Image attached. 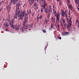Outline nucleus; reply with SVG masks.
Instances as JSON below:
<instances>
[{
    "mask_svg": "<svg viewBox=\"0 0 79 79\" xmlns=\"http://www.w3.org/2000/svg\"><path fill=\"white\" fill-rule=\"evenodd\" d=\"M75 1V2L76 3V4H77L78 1H79V0H74Z\"/></svg>",
    "mask_w": 79,
    "mask_h": 79,
    "instance_id": "obj_29",
    "label": "nucleus"
},
{
    "mask_svg": "<svg viewBox=\"0 0 79 79\" xmlns=\"http://www.w3.org/2000/svg\"><path fill=\"white\" fill-rule=\"evenodd\" d=\"M76 23H78V27H79V21H78V19H77Z\"/></svg>",
    "mask_w": 79,
    "mask_h": 79,
    "instance_id": "obj_24",
    "label": "nucleus"
},
{
    "mask_svg": "<svg viewBox=\"0 0 79 79\" xmlns=\"http://www.w3.org/2000/svg\"><path fill=\"white\" fill-rule=\"evenodd\" d=\"M59 39H61V37H59Z\"/></svg>",
    "mask_w": 79,
    "mask_h": 79,
    "instance_id": "obj_39",
    "label": "nucleus"
},
{
    "mask_svg": "<svg viewBox=\"0 0 79 79\" xmlns=\"http://www.w3.org/2000/svg\"><path fill=\"white\" fill-rule=\"evenodd\" d=\"M18 0H10V3H11V5L12 3L14 5H15V4H16Z\"/></svg>",
    "mask_w": 79,
    "mask_h": 79,
    "instance_id": "obj_6",
    "label": "nucleus"
},
{
    "mask_svg": "<svg viewBox=\"0 0 79 79\" xmlns=\"http://www.w3.org/2000/svg\"><path fill=\"white\" fill-rule=\"evenodd\" d=\"M66 13V10H65V11H64V12H63V10L61 11V15L62 16H64L65 15V16Z\"/></svg>",
    "mask_w": 79,
    "mask_h": 79,
    "instance_id": "obj_9",
    "label": "nucleus"
},
{
    "mask_svg": "<svg viewBox=\"0 0 79 79\" xmlns=\"http://www.w3.org/2000/svg\"><path fill=\"white\" fill-rule=\"evenodd\" d=\"M4 1H5L6 0H3Z\"/></svg>",
    "mask_w": 79,
    "mask_h": 79,
    "instance_id": "obj_48",
    "label": "nucleus"
},
{
    "mask_svg": "<svg viewBox=\"0 0 79 79\" xmlns=\"http://www.w3.org/2000/svg\"><path fill=\"white\" fill-rule=\"evenodd\" d=\"M11 2H9L8 5V6H7L6 8H7V10L8 11H9V12H10V8H11Z\"/></svg>",
    "mask_w": 79,
    "mask_h": 79,
    "instance_id": "obj_3",
    "label": "nucleus"
},
{
    "mask_svg": "<svg viewBox=\"0 0 79 79\" xmlns=\"http://www.w3.org/2000/svg\"><path fill=\"white\" fill-rule=\"evenodd\" d=\"M52 10H51V12H48V16H47V18L48 19H49L50 17V16L51 15V13H52Z\"/></svg>",
    "mask_w": 79,
    "mask_h": 79,
    "instance_id": "obj_10",
    "label": "nucleus"
},
{
    "mask_svg": "<svg viewBox=\"0 0 79 79\" xmlns=\"http://www.w3.org/2000/svg\"><path fill=\"white\" fill-rule=\"evenodd\" d=\"M67 4H68V5L69 6V3H70V0H67Z\"/></svg>",
    "mask_w": 79,
    "mask_h": 79,
    "instance_id": "obj_27",
    "label": "nucleus"
},
{
    "mask_svg": "<svg viewBox=\"0 0 79 79\" xmlns=\"http://www.w3.org/2000/svg\"><path fill=\"white\" fill-rule=\"evenodd\" d=\"M44 5L43 6V8L44 9V11H46V6H47V4L46 3V2H45V1H44Z\"/></svg>",
    "mask_w": 79,
    "mask_h": 79,
    "instance_id": "obj_7",
    "label": "nucleus"
},
{
    "mask_svg": "<svg viewBox=\"0 0 79 79\" xmlns=\"http://www.w3.org/2000/svg\"><path fill=\"white\" fill-rule=\"evenodd\" d=\"M67 27H68V26H67Z\"/></svg>",
    "mask_w": 79,
    "mask_h": 79,
    "instance_id": "obj_47",
    "label": "nucleus"
},
{
    "mask_svg": "<svg viewBox=\"0 0 79 79\" xmlns=\"http://www.w3.org/2000/svg\"><path fill=\"white\" fill-rule=\"evenodd\" d=\"M43 32H44V33H46V31L43 30Z\"/></svg>",
    "mask_w": 79,
    "mask_h": 79,
    "instance_id": "obj_36",
    "label": "nucleus"
},
{
    "mask_svg": "<svg viewBox=\"0 0 79 79\" xmlns=\"http://www.w3.org/2000/svg\"><path fill=\"white\" fill-rule=\"evenodd\" d=\"M72 21H71V19H70L69 21V25H72Z\"/></svg>",
    "mask_w": 79,
    "mask_h": 79,
    "instance_id": "obj_15",
    "label": "nucleus"
},
{
    "mask_svg": "<svg viewBox=\"0 0 79 79\" xmlns=\"http://www.w3.org/2000/svg\"><path fill=\"white\" fill-rule=\"evenodd\" d=\"M27 14H28H28H31V9H30V10H29V11H27Z\"/></svg>",
    "mask_w": 79,
    "mask_h": 79,
    "instance_id": "obj_14",
    "label": "nucleus"
},
{
    "mask_svg": "<svg viewBox=\"0 0 79 79\" xmlns=\"http://www.w3.org/2000/svg\"><path fill=\"white\" fill-rule=\"evenodd\" d=\"M69 13H70V10H69Z\"/></svg>",
    "mask_w": 79,
    "mask_h": 79,
    "instance_id": "obj_45",
    "label": "nucleus"
},
{
    "mask_svg": "<svg viewBox=\"0 0 79 79\" xmlns=\"http://www.w3.org/2000/svg\"><path fill=\"white\" fill-rule=\"evenodd\" d=\"M19 3H17L16 4L15 14L14 16V18L15 19H17V18H18V19L19 20H23V17L25 16L24 20L23 21V25L24 26L23 27H21L20 29V31L23 32H24L23 28H24L25 29H26L25 25L28 20V14L26 13L25 10H22L19 9Z\"/></svg>",
    "mask_w": 79,
    "mask_h": 79,
    "instance_id": "obj_1",
    "label": "nucleus"
},
{
    "mask_svg": "<svg viewBox=\"0 0 79 79\" xmlns=\"http://www.w3.org/2000/svg\"><path fill=\"white\" fill-rule=\"evenodd\" d=\"M77 4L78 5V6H77V11H79V0L77 1Z\"/></svg>",
    "mask_w": 79,
    "mask_h": 79,
    "instance_id": "obj_13",
    "label": "nucleus"
},
{
    "mask_svg": "<svg viewBox=\"0 0 79 79\" xmlns=\"http://www.w3.org/2000/svg\"><path fill=\"white\" fill-rule=\"evenodd\" d=\"M37 1H38V2H39V1H40V0H37Z\"/></svg>",
    "mask_w": 79,
    "mask_h": 79,
    "instance_id": "obj_40",
    "label": "nucleus"
},
{
    "mask_svg": "<svg viewBox=\"0 0 79 79\" xmlns=\"http://www.w3.org/2000/svg\"><path fill=\"white\" fill-rule=\"evenodd\" d=\"M31 25H28L27 26H25V27L26 28V29H27L28 28H30L31 27Z\"/></svg>",
    "mask_w": 79,
    "mask_h": 79,
    "instance_id": "obj_18",
    "label": "nucleus"
},
{
    "mask_svg": "<svg viewBox=\"0 0 79 79\" xmlns=\"http://www.w3.org/2000/svg\"><path fill=\"white\" fill-rule=\"evenodd\" d=\"M7 21H9L10 20V18H8H8H7Z\"/></svg>",
    "mask_w": 79,
    "mask_h": 79,
    "instance_id": "obj_35",
    "label": "nucleus"
},
{
    "mask_svg": "<svg viewBox=\"0 0 79 79\" xmlns=\"http://www.w3.org/2000/svg\"><path fill=\"white\" fill-rule=\"evenodd\" d=\"M49 20L50 19H48V18L47 19H46L45 20V22L46 24H47L48 23V22Z\"/></svg>",
    "mask_w": 79,
    "mask_h": 79,
    "instance_id": "obj_19",
    "label": "nucleus"
},
{
    "mask_svg": "<svg viewBox=\"0 0 79 79\" xmlns=\"http://www.w3.org/2000/svg\"><path fill=\"white\" fill-rule=\"evenodd\" d=\"M51 28H53V26H54V24L51 23Z\"/></svg>",
    "mask_w": 79,
    "mask_h": 79,
    "instance_id": "obj_21",
    "label": "nucleus"
},
{
    "mask_svg": "<svg viewBox=\"0 0 79 79\" xmlns=\"http://www.w3.org/2000/svg\"><path fill=\"white\" fill-rule=\"evenodd\" d=\"M50 1H51V0H50Z\"/></svg>",
    "mask_w": 79,
    "mask_h": 79,
    "instance_id": "obj_49",
    "label": "nucleus"
},
{
    "mask_svg": "<svg viewBox=\"0 0 79 79\" xmlns=\"http://www.w3.org/2000/svg\"><path fill=\"white\" fill-rule=\"evenodd\" d=\"M56 27H57V26L56 25Z\"/></svg>",
    "mask_w": 79,
    "mask_h": 79,
    "instance_id": "obj_46",
    "label": "nucleus"
},
{
    "mask_svg": "<svg viewBox=\"0 0 79 79\" xmlns=\"http://www.w3.org/2000/svg\"><path fill=\"white\" fill-rule=\"evenodd\" d=\"M6 31H7V29H6Z\"/></svg>",
    "mask_w": 79,
    "mask_h": 79,
    "instance_id": "obj_43",
    "label": "nucleus"
},
{
    "mask_svg": "<svg viewBox=\"0 0 79 79\" xmlns=\"http://www.w3.org/2000/svg\"><path fill=\"white\" fill-rule=\"evenodd\" d=\"M69 34V33L68 32H64L63 33V35H68Z\"/></svg>",
    "mask_w": 79,
    "mask_h": 79,
    "instance_id": "obj_17",
    "label": "nucleus"
},
{
    "mask_svg": "<svg viewBox=\"0 0 79 79\" xmlns=\"http://www.w3.org/2000/svg\"><path fill=\"white\" fill-rule=\"evenodd\" d=\"M8 25H7L6 24V26H8Z\"/></svg>",
    "mask_w": 79,
    "mask_h": 79,
    "instance_id": "obj_44",
    "label": "nucleus"
},
{
    "mask_svg": "<svg viewBox=\"0 0 79 79\" xmlns=\"http://www.w3.org/2000/svg\"><path fill=\"white\" fill-rule=\"evenodd\" d=\"M53 11H54V10H55V5H53V8H52Z\"/></svg>",
    "mask_w": 79,
    "mask_h": 79,
    "instance_id": "obj_23",
    "label": "nucleus"
},
{
    "mask_svg": "<svg viewBox=\"0 0 79 79\" xmlns=\"http://www.w3.org/2000/svg\"><path fill=\"white\" fill-rule=\"evenodd\" d=\"M41 12L42 13V12H43V8H41Z\"/></svg>",
    "mask_w": 79,
    "mask_h": 79,
    "instance_id": "obj_34",
    "label": "nucleus"
},
{
    "mask_svg": "<svg viewBox=\"0 0 79 79\" xmlns=\"http://www.w3.org/2000/svg\"><path fill=\"white\" fill-rule=\"evenodd\" d=\"M53 12L54 13V14H56V11L55 10V9H54L53 10Z\"/></svg>",
    "mask_w": 79,
    "mask_h": 79,
    "instance_id": "obj_30",
    "label": "nucleus"
},
{
    "mask_svg": "<svg viewBox=\"0 0 79 79\" xmlns=\"http://www.w3.org/2000/svg\"><path fill=\"white\" fill-rule=\"evenodd\" d=\"M65 16L66 17H68V16L67 15V10H66V11Z\"/></svg>",
    "mask_w": 79,
    "mask_h": 79,
    "instance_id": "obj_32",
    "label": "nucleus"
},
{
    "mask_svg": "<svg viewBox=\"0 0 79 79\" xmlns=\"http://www.w3.org/2000/svg\"><path fill=\"white\" fill-rule=\"evenodd\" d=\"M13 23H14V21L13 19H12V20H10V22L9 24H10V26H11L12 28H15L16 26L13 25Z\"/></svg>",
    "mask_w": 79,
    "mask_h": 79,
    "instance_id": "obj_4",
    "label": "nucleus"
},
{
    "mask_svg": "<svg viewBox=\"0 0 79 79\" xmlns=\"http://www.w3.org/2000/svg\"><path fill=\"white\" fill-rule=\"evenodd\" d=\"M51 20L52 23H55V18L53 17H52Z\"/></svg>",
    "mask_w": 79,
    "mask_h": 79,
    "instance_id": "obj_12",
    "label": "nucleus"
},
{
    "mask_svg": "<svg viewBox=\"0 0 79 79\" xmlns=\"http://www.w3.org/2000/svg\"><path fill=\"white\" fill-rule=\"evenodd\" d=\"M60 24L61 26L62 27H63L64 26V24L63 23H60Z\"/></svg>",
    "mask_w": 79,
    "mask_h": 79,
    "instance_id": "obj_31",
    "label": "nucleus"
},
{
    "mask_svg": "<svg viewBox=\"0 0 79 79\" xmlns=\"http://www.w3.org/2000/svg\"><path fill=\"white\" fill-rule=\"evenodd\" d=\"M55 16H56V22H59V15L58 13H56V15H55Z\"/></svg>",
    "mask_w": 79,
    "mask_h": 79,
    "instance_id": "obj_5",
    "label": "nucleus"
},
{
    "mask_svg": "<svg viewBox=\"0 0 79 79\" xmlns=\"http://www.w3.org/2000/svg\"><path fill=\"white\" fill-rule=\"evenodd\" d=\"M39 18L38 17V16H37V19H39Z\"/></svg>",
    "mask_w": 79,
    "mask_h": 79,
    "instance_id": "obj_41",
    "label": "nucleus"
},
{
    "mask_svg": "<svg viewBox=\"0 0 79 79\" xmlns=\"http://www.w3.org/2000/svg\"><path fill=\"white\" fill-rule=\"evenodd\" d=\"M64 26H65V27H64V29H65V27H66L67 26V24H66L65 23L64 24Z\"/></svg>",
    "mask_w": 79,
    "mask_h": 79,
    "instance_id": "obj_25",
    "label": "nucleus"
},
{
    "mask_svg": "<svg viewBox=\"0 0 79 79\" xmlns=\"http://www.w3.org/2000/svg\"><path fill=\"white\" fill-rule=\"evenodd\" d=\"M3 9V7H0V12H1V11Z\"/></svg>",
    "mask_w": 79,
    "mask_h": 79,
    "instance_id": "obj_28",
    "label": "nucleus"
},
{
    "mask_svg": "<svg viewBox=\"0 0 79 79\" xmlns=\"http://www.w3.org/2000/svg\"><path fill=\"white\" fill-rule=\"evenodd\" d=\"M68 0H67V1Z\"/></svg>",
    "mask_w": 79,
    "mask_h": 79,
    "instance_id": "obj_50",
    "label": "nucleus"
},
{
    "mask_svg": "<svg viewBox=\"0 0 79 79\" xmlns=\"http://www.w3.org/2000/svg\"><path fill=\"white\" fill-rule=\"evenodd\" d=\"M46 48H47V47H45V48H44V49H45V50H46Z\"/></svg>",
    "mask_w": 79,
    "mask_h": 79,
    "instance_id": "obj_38",
    "label": "nucleus"
},
{
    "mask_svg": "<svg viewBox=\"0 0 79 79\" xmlns=\"http://www.w3.org/2000/svg\"><path fill=\"white\" fill-rule=\"evenodd\" d=\"M20 25H19L18 26H17V27H16V30H19V27H20Z\"/></svg>",
    "mask_w": 79,
    "mask_h": 79,
    "instance_id": "obj_20",
    "label": "nucleus"
},
{
    "mask_svg": "<svg viewBox=\"0 0 79 79\" xmlns=\"http://www.w3.org/2000/svg\"><path fill=\"white\" fill-rule=\"evenodd\" d=\"M39 18L40 19H42V15H40Z\"/></svg>",
    "mask_w": 79,
    "mask_h": 79,
    "instance_id": "obj_33",
    "label": "nucleus"
},
{
    "mask_svg": "<svg viewBox=\"0 0 79 79\" xmlns=\"http://www.w3.org/2000/svg\"><path fill=\"white\" fill-rule=\"evenodd\" d=\"M56 0L58 2H59L60 1V0Z\"/></svg>",
    "mask_w": 79,
    "mask_h": 79,
    "instance_id": "obj_42",
    "label": "nucleus"
},
{
    "mask_svg": "<svg viewBox=\"0 0 79 79\" xmlns=\"http://www.w3.org/2000/svg\"><path fill=\"white\" fill-rule=\"evenodd\" d=\"M72 5H69V8H72Z\"/></svg>",
    "mask_w": 79,
    "mask_h": 79,
    "instance_id": "obj_26",
    "label": "nucleus"
},
{
    "mask_svg": "<svg viewBox=\"0 0 79 79\" xmlns=\"http://www.w3.org/2000/svg\"><path fill=\"white\" fill-rule=\"evenodd\" d=\"M52 11V6H49V7H46L45 11L46 13H48V12H51Z\"/></svg>",
    "mask_w": 79,
    "mask_h": 79,
    "instance_id": "obj_2",
    "label": "nucleus"
},
{
    "mask_svg": "<svg viewBox=\"0 0 79 79\" xmlns=\"http://www.w3.org/2000/svg\"><path fill=\"white\" fill-rule=\"evenodd\" d=\"M28 2L30 5H32L33 3H34V0H28Z\"/></svg>",
    "mask_w": 79,
    "mask_h": 79,
    "instance_id": "obj_8",
    "label": "nucleus"
},
{
    "mask_svg": "<svg viewBox=\"0 0 79 79\" xmlns=\"http://www.w3.org/2000/svg\"><path fill=\"white\" fill-rule=\"evenodd\" d=\"M61 20L62 21L63 23H64V24L65 22V19H64V18H62Z\"/></svg>",
    "mask_w": 79,
    "mask_h": 79,
    "instance_id": "obj_16",
    "label": "nucleus"
},
{
    "mask_svg": "<svg viewBox=\"0 0 79 79\" xmlns=\"http://www.w3.org/2000/svg\"><path fill=\"white\" fill-rule=\"evenodd\" d=\"M57 26L58 27V28H59V27H60V26H59V24H57Z\"/></svg>",
    "mask_w": 79,
    "mask_h": 79,
    "instance_id": "obj_37",
    "label": "nucleus"
},
{
    "mask_svg": "<svg viewBox=\"0 0 79 79\" xmlns=\"http://www.w3.org/2000/svg\"><path fill=\"white\" fill-rule=\"evenodd\" d=\"M34 6H35L36 9L38 8V6H37V3H36V2L34 3Z\"/></svg>",
    "mask_w": 79,
    "mask_h": 79,
    "instance_id": "obj_11",
    "label": "nucleus"
},
{
    "mask_svg": "<svg viewBox=\"0 0 79 79\" xmlns=\"http://www.w3.org/2000/svg\"><path fill=\"white\" fill-rule=\"evenodd\" d=\"M3 3H4V1H2L0 2V5H3Z\"/></svg>",
    "mask_w": 79,
    "mask_h": 79,
    "instance_id": "obj_22",
    "label": "nucleus"
}]
</instances>
